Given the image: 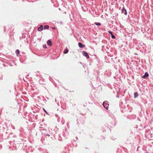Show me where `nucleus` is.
<instances>
[{
	"mask_svg": "<svg viewBox=\"0 0 153 153\" xmlns=\"http://www.w3.org/2000/svg\"><path fill=\"white\" fill-rule=\"evenodd\" d=\"M13 30L14 29L10 26H4V32L8 33L10 36L13 34Z\"/></svg>",
	"mask_w": 153,
	"mask_h": 153,
	"instance_id": "f257e3e1",
	"label": "nucleus"
},
{
	"mask_svg": "<svg viewBox=\"0 0 153 153\" xmlns=\"http://www.w3.org/2000/svg\"><path fill=\"white\" fill-rule=\"evenodd\" d=\"M13 133H9L8 132H6L3 135V138L4 139H7L11 137H14L13 135H12Z\"/></svg>",
	"mask_w": 153,
	"mask_h": 153,
	"instance_id": "f03ea898",
	"label": "nucleus"
},
{
	"mask_svg": "<svg viewBox=\"0 0 153 153\" xmlns=\"http://www.w3.org/2000/svg\"><path fill=\"white\" fill-rule=\"evenodd\" d=\"M62 134L63 136L64 137L67 138V137L69 135V133L67 129L66 128H65L63 129Z\"/></svg>",
	"mask_w": 153,
	"mask_h": 153,
	"instance_id": "7ed1b4c3",
	"label": "nucleus"
},
{
	"mask_svg": "<svg viewBox=\"0 0 153 153\" xmlns=\"http://www.w3.org/2000/svg\"><path fill=\"white\" fill-rule=\"evenodd\" d=\"M77 124H78L79 123H80L82 124H84L85 123V118L84 117H81L79 119H77Z\"/></svg>",
	"mask_w": 153,
	"mask_h": 153,
	"instance_id": "20e7f679",
	"label": "nucleus"
},
{
	"mask_svg": "<svg viewBox=\"0 0 153 153\" xmlns=\"http://www.w3.org/2000/svg\"><path fill=\"white\" fill-rule=\"evenodd\" d=\"M97 67L99 69H101L103 66V63L102 61L99 60L97 64Z\"/></svg>",
	"mask_w": 153,
	"mask_h": 153,
	"instance_id": "39448f33",
	"label": "nucleus"
},
{
	"mask_svg": "<svg viewBox=\"0 0 153 153\" xmlns=\"http://www.w3.org/2000/svg\"><path fill=\"white\" fill-rule=\"evenodd\" d=\"M97 74L96 76V80L97 82H100V79L99 77L100 75V71L99 70H97L96 71Z\"/></svg>",
	"mask_w": 153,
	"mask_h": 153,
	"instance_id": "423d86ee",
	"label": "nucleus"
},
{
	"mask_svg": "<svg viewBox=\"0 0 153 153\" xmlns=\"http://www.w3.org/2000/svg\"><path fill=\"white\" fill-rule=\"evenodd\" d=\"M102 105L103 107L106 108V109L108 110V107L109 106L108 102L107 101H104Z\"/></svg>",
	"mask_w": 153,
	"mask_h": 153,
	"instance_id": "0eeeda50",
	"label": "nucleus"
},
{
	"mask_svg": "<svg viewBox=\"0 0 153 153\" xmlns=\"http://www.w3.org/2000/svg\"><path fill=\"white\" fill-rule=\"evenodd\" d=\"M104 58L105 59V62L108 63H110V61L112 59V58H111V57L108 55L105 56Z\"/></svg>",
	"mask_w": 153,
	"mask_h": 153,
	"instance_id": "6e6552de",
	"label": "nucleus"
},
{
	"mask_svg": "<svg viewBox=\"0 0 153 153\" xmlns=\"http://www.w3.org/2000/svg\"><path fill=\"white\" fill-rule=\"evenodd\" d=\"M137 45L139 48L140 49H144L145 47V45L142 42L139 43Z\"/></svg>",
	"mask_w": 153,
	"mask_h": 153,
	"instance_id": "1a4fd4ad",
	"label": "nucleus"
},
{
	"mask_svg": "<svg viewBox=\"0 0 153 153\" xmlns=\"http://www.w3.org/2000/svg\"><path fill=\"white\" fill-rule=\"evenodd\" d=\"M121 12L122 14H123L125 16H126L127 14V10L124 7H122L121 10Z\"/></svg>",
	"mask_w": 153,
	"mask_h": 153,
	"instance_id": "9d476101",
	"label": "nucleus"
},
{
	"mask_svg": "<svg viewBox=\"0 0 153 153\" xmlns=\"http://www.w3.org/2000/svg\"><path fill=\"white\" fill-rule=\"evenodd\" d=\"M39 83L42 85H45L46 84V82L44 79H40L39 78Z\"/></svg>",
	"mask_w": 153,
	"mask_h": 153,
	"instance_id": "9b49d317",
	"label": "nucleus"
},
{
	"mask_svg": "<svg viewBox=\"0 0 153 153\" xmlns=\"http://www.w3.org/2000/svg\"><path fill=\"white\" fill-rule=\"evenodd\" d=\"M82 55L85 56L87 59H88L89 58V56L88 53L85 51H83L82 52Z\"/></svg>",
	"mask_w": 153,
	"mask_h": 153,
	"instance_id": "f8f14e48",
	"label": "nucleus"
},
{
	"mask_svg": "<svg viewBox=\"0 0 153 153\" xmlns=\"http://www.w3.org/2000/svg\"><path fill=\"white\" fill-rule=\"evenodd\" d=\"M147 137L148 138L152 140H153V136H152V134L150 132L147 134Z\"/></svg>",
	"mask_w": 153,
	"mask_h": 153,
	"instance_id": "ddd939ff",
	"label": "nucleus"
},
{
	"mask_svg": "<svg viewBox=\"0 0 153 153\" xmlns=\"http://www.w3.org/2000/svg\"><path fill=\"white\" fill-rule=\"evenodd\" d=\"M35 75L37 78H38L39 79V78H41V75L40 74V73L38 71H37L35 73Z\"/></svg>",
	"mask_w": 153,
	"mask_h": 153,
	"instance_id": "4468645a",
	"label": "nucleus"
},
{
	"mask_svg": "<svg viewBox=\"0 0 153 153\" xmlns=\"http://www.w3.org/2000/svg\"><path fill=\"white\" fill-rule=\"evenodd\" d=\"M149 74L148 72H146L142 76V78L143 79H146L149 76Z\"/></svg>",
	"mask_w": 153,
	"mask_h": 153,
	"instance_id": "2eb2a0df",
	"label": "nucleus"
},
{
	"mask_svg": "<svg viewBox=\"0 0 153 153\" xmlns=\"http://www.w3.org/2000/svg\"><path fill=\"white\" fill-rule=\"evenodd\" d=\"M120 48H122L123 50L124 51H127V50H128L127 48L125 45H122L120 47Z\"/></svg>",
	"mask_w": 153,
	"mask_h": 153,
	"instance_id": "dca6fc26",
	"label": "nucleus"
},
{
	"mask_svg": "<svg viewBox=\"0 0 153 153\" xmlns=\"http://www.w3.org/2000/svg\"><path fill=\"white\" fill-rule=\"evenodd\" d=\"M34 91L35 90L33 88H31V91L33 94H37L38 93V91H37L36 90V91Z\"/></svg>",
	"mask_w": 153,
	"mask_h": 153,
	"instance_id": "f3484780",
	"label": "nucleus"
},
{
	"mask_svg": "<svg viewBox=\"0 0 153 153\" xmlns=\"http://www.w3.org/2000/svg\"><path fill=\"white\" fill-rule=\"evenodd\" d=\"M78 46L80 48H82L85 47V45L80 42H79L78 44Z\"/></svg>",
	"mask_w": 153,
	"mask_h": 153,
	"instance_id": "a211bd4d",
	"label": "nucleus"
},
{
	"mask_svg": "<svg viewBox=\"0 0 153 153\" xmlns=\"http://www.w3.org/2000/svg\"><path fill=\"white\" fill-rule=\"evenodd\" d=\"M141 101L144 104H146L147 103V102L146 99H144L143 98H141Z\"/></svg>",
	"mask_w": 153,
	"mask_h": 153,
	"instance_id": "6ab92c4d",
	"label": "nucleus"
},
{
	"mask_svg": "<svg viewBox=\"0 0 153 153\" xmlns=\"http://www.w3.org/2000/svg\"><path fill=\"white\" fill-rule=\"evenodd\" d=\"M51 6L52 5H53V7H57V6L56 4H54V0H51Z\"/></svg>",
	"mask_w": 153,
	"mask_h": 153,
	"instance_id": "aec40b11",
	"label": "nucleus"
},
{
	"mask_svg": "<svg viewBox=\"0 0 153 153\" xmlns=\"http://www.w3.org/2000/svg\"><path fill=\"white\" fill-rule=\"evenodd\" d=\"M43 29V26L42 25H41L38 28V30L39 31H41Z\"/></svg>",
	"mask_w": 153,
	"mask_h": 153,
	"instance_id": "412c9836",
	"label": "nucleus"
},
{
	"mask_svg": "<svg viewBox=\"0 0 153 153\" xmlns=\"http://www.w3.org/2000/svg\"><path fill=\"white\" fill-rule=\"evenodd\" d=\"M113 123H111V125H112L113 126H116L117 123L116 121V120L115 119H114L113 120Z\"/></svg>",
	"mask_w": 153,
	"mask_h": 153,
	"instance_id": "4be33fe9",
	"label": "nucleus"
},
{
	"mask_svg": "<svg viewBox=\"0 0 153 153\" xmlns=\"http://www.w3.org/2000/svg\"><path fill=\"white\" fill-rule=\"evenodd\" d=\"M82 10L84 12H85L86 11H87V8L86 7V6L85 5L82 6Z\"/></svg>",
	"mask_w": 153,
	"mask_h": 153,
	"instance_id": "5701e85b",
	"label": "nucleus"
},
{
	"mask_svg": "<svg viewBox=\"0 0 153 153\" xmlns=\"http://www.w3.org/2000/svg\"><path fill=\"white\" fill-rule=\"evenodd\" d=\"M68 52V50L67 48L66 47L64 50L63 51V53L64 54H67Z\"/></svg>",
	"mask_w": 153,
	"mask_h": 153,
	"instance_id": "b1692460",
	"label": "nucleus"
},
{
	"mask_svg": "<svg viewBox=\"0 0 153 153\" xmlns=\"http://www.w3.org/2000/svg\"><path fill=\"white\" fill-rule=\"evenodd\" d=\"M138 96V94L137 92H136L134 93V98H136Z\"/></svg>",
	"mask_w": 153,
	"mask_h": 153,
	"instance_id": "393cba45",
	"label": "nucleus"
},
{
	"mask_svg": "<svg viewBox=\"0 0 153 153\" xmlns=\"http://www.w3.org/2000/svg\"><path fill=\"white\" fill-rule=\"evenodd\" d=\"M52 45V42L51 39H48V46H51Z\"/></svg>",
	"mask_w": 153,
	"mask_h": 153,
	"instance_id": "a878e982",
	"label": "nucleus"
},
{
	"mask_svg": "<svg viewBox=\"0 0 153 153\" xmlns=\"http://www.w3.org/2000/svg\"><path fill=\"white\" fill-rule=\"evenodd\" d=\"M94 24L95 25H96L97 26H100L101 25V24L100 23L98 22H94Z\"/></svg>",
	"mask_w": 153,
	"mask_h": 153,
	"instance_id": "bb28decb",
	"label": "nucleus"
},
{
	"mask_svg": "<svg viewBox=\"0 0 153 153\" xmlns=\"http://www.w3.org/2000/svg\"><path fill=\"white\" fill-rule=\"evenodd\" d=\"M15 52L16 54L18 55L20 53V51L19 50L17 49L16 50Z\"/></svg>",
	"mask_w": 153,
	"mask_h": 153,
	"instance_id": "cd10ccee",
	"label": "nucleus"
},
{
	"mask_svg": "<svg viewBox=\"0 0 153 153\" xmlns=\"http://www.w3.org/2000/svg\"><path fill=\"white\" fill-rule=\"evenodd\" d=\"M111 37L112 39H115L116 38V37L114 35H113L112 34L111 35Z\"/></svg>",
	"mask_w": 153,
	"mask_h": 153,
	"instance_id": "c85d7f7f",
	"label": "nucleus"
},
{
	"mask_svg": "<svg viewBox=\"0 0 153 153\" xmlns=\"http://www.w3.org/2000/svg\"><path fill=\"white\" fill-rule=\"evenodd\" d=\"M94 55L95 56V58L97 59V61H98L99 60H100L99 59V58L96 55Z\"/></svg>",
	"mask_w": 153,
	"mask_h": 153,
	"instance_id": "c756f323",
	"label": "nucleus"
},
{
	"mask_svg": "<svg viewBox=\"0 0 153 153\" xmlns=\"http://www.w3.org/2000/svg\"><path fill=\"white\" fill-rule=\"evenodd\" d=\"M14 141L12 142L11 141H9V142L10 145H13L14 144Z\"/></svg>",
	"mask_w": 153,
	"mask_h": 153,
	"instance_id": "7c9ffc66",
	"label": "nucleus"
},
{
	"mask_svg": "<svg viewBox=\"0 0 153 153\" xmlns=\"http://www.w3.org/2000/svg\"><path fill=\"white\" fill-rule=\"evenodd\" d=\"M43 29L44 30L48 29V25L44 26V27H43Z\"/></svg>",
	"mask_w": 153,
	"mask_h": 153,
	"instance_id": "2f4dec72",
	"label": "nucleus"
},
{
	"mask_svg": "<svg viewBox=\"0 0 153 153\" xmlns=\"http://www.w3.org/2000/svg\"><path fill=\"white\" fill-rule=\"evenodd\" d=\"M56 28L55 27H50L51 30H52L56 29Z\"/></svg>",
	"mask_w": 153,
	"mask_h": 153,
	"instance_id": "473e14b6",
	"label": "nucleus"
},
{
	"mask_svg": "<svg viewBox=\"0 0 153 153\" xmlns=\"http://www.w3.org/2000/svg\"><path fill=\"white\" fill-rule=\"evenodd\" d=\"M33 116L35 117L36 119L37 120L38 119L37 117L38 115L37 114H34Z\"/></svg>",
	"mask_w": 153,
	"mask_h": 153,
	"instance_id": "72a5a7b5",
	"label": "nucleus"
},
{
	"mask_svg": "<svg viewBox=\"0 0 153 153\" xmlns=\"http://www.w3.org/2000/svg\"><path fill=\"white\" fill-rule=\"evenodd\" d=\"M44 48H47V46H46V44H45L44 45H43V46H42Z\"/></svg>",
	"mask_w": 153,
	"mask_h": 153,
	"instance_id": "f704fd0d",
	"label": "nucleus"
},
{
	"mask_svg": "<svg viewBox=\"0 0 153 153\" xmlns=\"http://www.w3.org/2000/svg\"><path fill=\"white\" fill-rule=\"evenodd\" d=\"M43 111H44L47 114H48V112L44 108H43Z\"/></svg>",
	"mask_w": 153,
	"mask_h": 153,
	"instance_id": "c9c22d12",
	"label": "nucleus"
},
{
	"mask_svg": "<svg viewBox=\"0 0 153 153\" xmlns=\"http://www.w3.org/2000/svg\"><path fill=\"white\" fill-rule=\"evenodd\" d=\"M11 127L13 129H15V127L14 126H13V125H11Z\"/></svg>",
	"mask_w": 153,
	"mask_h": 153,
	"instance_id": "e433bc0d",
	"label": "nucleus"
},
{
	"mask_svg": "<svg viewBox=\"0 0 153 153\" xmlns=\"http://www.w3.org/2000/svg\"><path fill=\"white\" fill-rule=\"evenodd\" d=\"M48 79H49L51 81V82H53V80H52V78H51V77H49L48 78Z\"/></svg>",
	"mask_w": 153,
	"mask_h": 153,
	"instance_id": "4c0bfd02",
	"label": "nucleus"
},
{
	"mask_svg": "<svg viewBox=\"0 0 153 153\" xmlns=\"http://www.w3.org/2000/svg\"><path fill=\"white\" fill-rule=\"evenodd\" d=\"M108 32V33L110 34L111 35L112 34V32L111 31H109Z\"/></svg>",
	"mask_w": 153,
	"mask_h": 153,
	"instance_id": "58836bf2",
	"label": "nucleus"
},
{
	"mask_svg": "<svg viewBox=\"0 0 153 153\" xmlns=\"http://www.w3.org/2000/svg\"><path fill=\"white\" fill-rule=\"evenodd\" d=\"M44 58H47L48 56V54H47V53H46V55H45L44 56Z\"/></svg>",
	"mask_w": 153,
	"mask_h": 153,
	"instance_id": "ea45409f",
	"label": "nucleus"
},
{
	"mask_svg": "<svg viewBox=\"0 0 153 153\" xmlns=\"http://www.w3.org/2000/svg\"><path fill=\"white\" fill-rule=\"evenodd\" d=\"M140 148V146H138L137 147V151H139V148Z\"/></svg>",
	"mask_w": 153,
	"mask_h": 153,
	"instance_id": "a19ab883",
	"label": "nucleus"
},
{
	"mask_svg": "<svg viewBox=\"0 0 153 153\" xmlns=\"http://www.w3.org/2000/svg\"><path fill=\"white\" fill-rule=\"evenodd\" d=\"M104 46H102V50L103 51V50H104Z\"/></svg>",
	"mask_w": 153,
	"mask_h": 153,
	"instance_id": "79ce46f5",
	"label": "nucleus"
},
{
	"mask_svg": "<svg viewBox=\"0 0 153 153\" xmlns=\"http://www.w3.org/2000/svg\"><path fill=\"white\" fill-rule=\"evenodd\" d=\"M53 114V113H48V115H52V114Z\"/></svg>",
	"mask_w": 153,
	"mask_h": 153,
	"instance_id": "37998d69",
	"label": "nucleus"
},
{
	"mask_svg": "<svg viewBox=\"0 0 153 153\" xmlns=\"http://www.w3.org/2000/svg\"><path fill=\"white\" fill-rule=\"evenodd\" d=\"M2 76H1L0 77V79L1 80H2Z\"/></svg>",
	"mask_w": 153,
	"mask_h": 153,
	"instance_id": "c03bdc74",
	"label": "nucleus"
},
{
	"mask_svg": "<svg viewBox=\"0 0 153 153\" xmlns=\"http://www.w3.org/2000/svg\"><path fill=\"white\" fill-rule=\"evenodd\" d=\"M60 23L61 24H63V23H62V21H61L60 22Z\"/></svg>",
	"mask_w": 153,
	"mask_h": 153,
	"instance_id": "a18cd8bd",
	"label": "nucleus"
},
{
	"mask_svg": "<svg viewBox=\"0 0 153 153\" xmlns=\"http://www.w3.org/2000/svg\"><path fill=\"white\" fill-rule=\"evenodd\" d=\"M86 105V103L85 104H83V106H85Z\"/></svg>",
	"mask_w": 153,
	"mask_h": 153,
	"instance_id": "49530a36",
	"label": "nucleus"
},
{
	"mask_svg": "<svg viewBox=\"0 0 153 153\" xmlns=\"http://www.w3.org/2000/svg\"><path fill=\"white\" fill-rule=\"evenodd\" d=\"M57 105H58V106H59V105H60V104H59V102H57Z\"/></svg>",
	"mask_w": 153,
	"mask_h": 153,
	"instance_id": "de8ad7c7",
	"label": "nucleus"
},
{
	"mask_svg": "<svg viewBox=\"0 0 153 153\" xmlns=\"http://www.w3.org/2000/svg\"><path fill=\"white\" fill-rule=\"evenodd\" d=\"M48 40L46 42V43L47 45H48Z\"/></svg>",
	"mask_w": 153,
	"mask_h": 153,
	"instance_id": "09e8293b",
	"label": "nucleus"
},
{
	"mask_svg": "<svg viewBox=\"0 0 153 153\" xmlns=\"http://www.w3.org/2000/svg\"><path fill=\"white\" fill-rule=\"evenodd\" d=\"M63 13L66 14V12H64Z\"/></svg>",
	"mask_w": 153,
	"mask_h": 153,
	"instance_id": "8fccbe9b",
	"label": "nucleus"
},
{
	"mask_svg": "<svg viewBox=\"0 0 153 153\" xmlns=\"http://www.w3.org/2000/svg\"><path fill=\"white\" fill-rule=\"evenodd\" d=\"M134 54L135 55H137V53H134Z\"/></svg>",
	"mask_w": 153,
	"mask_h": 153,
	"instance_id": "3c124183",
	"label": "nucleus"
},
{
	"mask_svg": "<svg viewBox=\"0 0 153 153\" xmlns=\"http://www.w3.org/2000/svg\"><path fill=\"white\" fill-rule=\"evenodd\" d=\"M59 10H61V9L60 8H59Z\"/></svg>",
	"mask_w": 153,
	"mask_h": 153,
	"instance_id": "603ef678",
	"label": "nucleus"
},
{
	"mask_svg": "<svg viewBox=\"0 0 153 153\" xmlns=\"http://www.w3.org/2000/svg\"><path fill=\"white\" fill-rule=\"evenodd\" d=\"M128 117H129V116H127V117L128 118H128Z\"/></svg>",
	"mask_w": 153,
	"mask_h": 153,
	"instance_id": "864d4df0",
	"label": "nucleus"
},
{
	"mask_svg": "<svg viewBox=\"0 0 153 153\" xmlns=\"http://www.w3.org/2000/svg\"><path fill=\"white\" fill-rule=\"evenodd\" d=\"M90 137L91 138H92V136L91 135H90Z\"/></svg>",
	"mask_w": 153,
	"mask_h": 153,
	"instance_id": "5fc2aeb1",
	"label": "nucleus"
},
{
	"mask_svg": "<svg viewBox=\"0 0 153 153\" xmlns=\"http://www.w3.org/2000/svg\"><path fill=\"white\" fill-rule=\"evenodd\" d=\"M57 119H58V122H59V120L58 119V118H57Z\"/></svg>",
	"mask_w": 153,
	"mask_h": 153,
	"instance_id": "6e6d98bb",
	"label": "nucleus"
},
{
	"mask_svg": "<svg viewBox=\"0 0 153 153\" xmlns=\"http://www.w3.org/2000/svg\"><path fill=\"white\" fill-rule=\"evenodd\" d=\"M117 97H118V98H119V96H117Z\"/></svg>",
	"mask_w": 153,
	"mask_h": 153,
	"instance_id": "4d7b16f0",
	"label": "nucleus"
},
{
	"mask_svg": "<svg viewBox=\"0 0 153 153\" xmlns=\"http://www.w3.org/2000/svg\"><path fill=\"white\" fill-rule=\"evenodd\" d=\"M105 131H104V130H103V131H102V132H105Z\"/></svg>",
	"mask_w": 153,
	"mask_h": 153,
	"instance_id": "13d9d810",
	"label": "nucleus"
},
{
	"mask_svg": "<svg viewBox=\"0 0 153 153\" xmlns=\"http://www.w3.org/2000/svg\"><path fill=\"white\" fill-rule=\"evenodd\" d=\"M46 135L47 136H48V133H47V134H46Z\"/></svg>",
	"mask_w": 153,
	"mask_h": 153,
	"instance_id": "bf43d9fd",
	"label": "nucleus"
},
{
	"mask_svg": "<svg viewBox=\"0 0 153 153\" xmlns=\"http://www.w3.org/2000/svg\"><path fill=\"white\" fill-rule=\"evenodd\" d=\"M48 137H49V136H50V134H48Z\"/></svg>",
	"mask_w": 153,
	"mask_h": 153,
	"instance_id": "052dcab7",
	"label": "nucleus"
},
{
	"mask_svg": "<svg viewBox=\"0 0 153 153\" xmlns=\"http://www.w3.org/2000/svg\"><path fill=\"white\" fill-rule=\"evenodd\" d=\"M55 102H56V99H55Z\"/></svg>",
	"mask_w": 153,
	"mask_h": 153,
	"instance_id": "680f3d73",
	"label": "nucleus"
},
{
	"mask_svg": "<svg viewBox=\"0 0 153 153\" xmlns=\"http://www.w3.org/2000/svg\"><path fill=\"white\" fill-rule=\"evenodd\" d=\"M149 146H150V147H152V146L149 145Z\"/></svg>",
	"mask_w": 153,
	"mask_h": 153,
	"instance_id": "e2e57ef3",
	"label": "nucleus"
},
{
	"mask_svg": "<svg viewBox=\"0 0 153 153\" xmlns=\"http://www.w3.org/2000/svg\"><path fill=\"white\" fill-rule=\"evenodd\" d=\"M70 19H71V20H72V19H71V17H70Z\"/></svg>",
	"mask_w": 153,
	"mask_h": 153,
	"instance_id": "0e129e2a",
	"label": "nucleus"
},
{
	"mask_svg": "<svg viewBox=\"0 0 153 153\" xmlns=\"http://www.w3.org/2000/svg\"><path fill=\"white\" fill-rule=\"evenodd\" d=\"M117 93H118V91H117Z\"/></svg>",
	"mask_w": 153,
	"mask_h": 153,
	"instance_id": "69168bd1",
	"label": "nucleus"
},
{
	"mask_svg": "<svg viewBox=\"0 0 153 153\" xmlns=\"http://www.w3.org/2000/svg\"><path fill=\"white\" fill-rule=\"evenodd\" d=\"M51 138L52 139V137H51Z\"/></svg>",
	"mask_w": 153,
	"mask_h": 153,
	"instance_id": "338daca9",
	"label": "nucleus"
},
{
	"mask_svg": "<svg viewBox=\"0 0 153 153\" xmlns=\"http://www.w3.org/2000/svg\"><path fill=\"white\" fill-rule=\"evenodd\" d=\"M88 102V103H89V104H90V102Z\"/></svg>",
	"mask_w": 153,
	"mask_h": 153,
	"instance_id": "774afa93",
	"label": "nucleus"
}]
</instances>
